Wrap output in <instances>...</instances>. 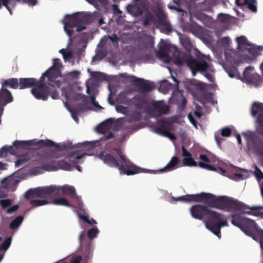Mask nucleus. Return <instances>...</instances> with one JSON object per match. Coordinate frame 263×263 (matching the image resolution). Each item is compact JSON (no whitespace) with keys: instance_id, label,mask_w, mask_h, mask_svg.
<instances>
[{"instance_id":"13d9d810","label":"nucleus","mask_w":263,"mask_h":263,"mask_svg":"<svg viewBox=\"0 0 263 263\" xmlns=\"http://www.w3.org/2000/svg\"><path fill=\"white\" fill-rule=\"evenodd\" d=\"M86 233L85 231H82L79 236V240L81 246L82 245V242L85 237Z\"/></svg>"},{"instance_id":"69168bd1","label":"nucleus","mask_w":263,"mask_h":263,"mask_svg":"<svg viewBox=\"0 0 263 263\" xmlns=\"http://www.w3.org/2000/svg\"><path fill=\"white\" fill-rule=\"evenodd\" d=\"M193 218L199 220H203L204 221V218L206 217V215H192Z\"/></svg>"},{"instance_id":"c9c22d12","label":"nucleus","mask_w":263,"mask_h":263,"mask_svg":"<svg viewBox=\"0 0 263 263\" xmlns=\"http://www.w3.org/2000/svg\"><path fill=\"white\" fill-rule=\"evenodd\" d=\"M23 217L19 215L10 223L9 228L11 230L17 229L22 223L23 220Z\"/></svg>"},{"instance_id":"e2e57ef3","label":"nucleus","mask_w":263,"mask_h":263,"mask_svg":"<svg viewBox=\"0 0 263 263\" xmlns=\"http://www.w3.org/2000/svg\"><path fill=\"white\" fill-rule=\"evenodd\" d=\"M79 211H78V214H87L82 203L79 204Z\"/></svg>"},{"instance_id":"e433bc0d","label":"nucleus","mask_w":263,"mask_h":263,"mask_svg":"<svg viewBox=\"0 0 263 263\" xmlns=\"http://www.w3.org/2000/svg\"><path fill=\"white\" fill-rule=\"evenodd\" d=\"M48 203V202L46 199L31 200L30 201V204L31 205V208L30 209L43 206Z\"/></svg>"},{"instance_id":"bb28decb","label":"nucleus","mask_w":263,"mask_h":263,"mask_svg":"<svg viewBox=\"0 0 263 263\" xmlns=\"http://www.w3.org/2000/svg\"><path fill=\"white\" fill-rule=\"evenodd\" d=\"M34 140L27 141L16 140L13 142V145L17 149H26L31 146H34Z\"/></svg>"},{"instance_id":"4be33fe9","label":"nucleus","mask_w":263,"mask_h":263,"mask_svg":"<svg viewBox=\"0 0 263 263\" xmlns=\"http://www.w3.org/2000/svg\"><path fill=\"white\" fill-rule=\"evenodd\" d=\"M56 188L57 192H53V196H59L62 194H66L72 197H74L76 195V192L74 187L72 186L68 185H64L62 186H57L54 185Z\"/></svg>"},{"instance_id":"8fccbe9b","label":"nucleus","mask_w":263,"mask_h":263,"mask_svg":"<svg viewBox=\"0 0 263 263\" xmlns=\"http://www.w3.org/2000/svg\"><path fill=\"white\" fill-rule=\"evenodd\" d=\"M79 216V218L83 220L84 222L90 224H96L97 222L95 219L93 218H91L90 220L88 218L87 216H86L85 215H78Z\"/></svg>"},{"instance_id":"774afa93","label":"nucleus","mask_w":263,"mask_h":263,"mask_svg":"<svg viewBox=\"0 0 263 263\" xmlns=\"http://www.w3.org/2000/svg\"><path fill=\"white\" fill-rule=\"evenodd\" d=\"M114 137V135L112 133L109 132L107 135H104V136L102 138V139H104V140H108L110 138H112Z\"/></svg>"},{"instance_id":"0eeeda50","label":"nucleus","mask_w":263,"mask_h":263,"mask_svg":"<svg viewBox=\"0 0 263 263\" xmlns=\"http://www.w3.org/2000/svg\"><path fill=\"white\" fill-rule=\"evenodd\" d=\"M61 64L60 62L59 59H54L53 60V65L46 70L43 76L44 78H47L48 83L50 85L53 86L54 83L55 85L58 87H60L61 85V82L60 80H58L57 79L60 77L61 75L60 71V67Z\"/></svg>"},{"instance_id":"680f3d73","label":"nucleus","mask_w":263,"mask_h":263,"mask_svg":"<svg viewBox=\"0 0 263 263\" xmlns=\"http://www.w3.org/2000/svg\"><path fill=\"white\" fill-rule=\"evenodd\" d=\"M6 147L4 146L0 149V158H2L7 155Z\"/></svg>"},{"instance_id":"4468645a","label":"nucleus","mask_w":263,"mask_h":263,"mask_svg":"<svg viewBox=\"0 0 263 263\" xmlns=\"http://www.w3.org/2000/svg\"><path fill=\"white\" fill-rule=\"evenodd\" d=\"M156 115L160 116L168 113L170 108L163 101H152L151 102L149 109Z\"/></svg>"},{"instance_id":"6ab92c4d","label":"nucleus","mask_w":263,"mask_h":263,"mask_svg":"<svg viewBox=\"0 0 263 263\" xmlns=\"http://www.w3.org/2000/svg\"><path fill=\"white\" fill-rule=\"evenodd\" d=\"M151 101L146 97L136 95L133 98V104L136 110H141L143 108L149 109Z\"/></svg>"},{"instance_id":"7ed1b4c3","label":"nucleus","mask_w":263,"mask_h":263,"mask_svg":"<svg viewBox=\"0 0 263 263\" xmlns=\"http://www.w3.org/2000/svg\"><path fill=\"white\" fill-rule=\"evenodd\" d=\"M232 223L239 228L246 235L256 240L260 239L261 248L263 250V230L256 223L255 220L243 216V215H232Z\"/></svg>"},{"instance_id":"473e14b6","label":"nucleus","mask_w":263,"mask_h":263,"mask_svg":"<svg viewBox=\"0 0 263 263\" xmlns=\"http://www.w3.org/2000/svg\"><path fill=\"white\" fill-rule=\"evenodd\" d=\"M224 69L228 74L229 76L232 78L235 77V76L238 73L237 68L233 65L225 66Z\"/></svg>"},{"instance_id":"dca6fc26","label":"nucleus","mask_w":263,"mask_h":263,"mask_svg":"<svg viewBox=\"0 0 263 263\" xmlns=\"http://www.w3.org/2000/svg\"><path fill=\"white\" fill-rule=\"evenodd\" d=\"M41 170L48 172L57 171L58 170V162L52 159H49L47 162L43 163L41 166L33 168L31 172L34 175H37L40 173Z\"/></svg>"},{"instance_id":"6e6552de","label":"nucleus","mask_w":263,"mask_h":263,"mask_svg":"<svg viewBox=\"0 0 263 263\" xmlns=\"http://www.w3.org/2000/svg\"><path fill=\"white\" fill-rule=\"evenodd\" d=\"M57 191L54 185L31 189L25 192L24 197L27 199L34 198H51L54 197L53 192H56Z\"/></svg>"},{"instance_id":"052dcab7","label":"nucleus","mask_w":263,"mask_h":263,"mask_svg":"<svg viewBox=\"0 0 263 263\" xmlns=\"http://www.w3.org/2000/svg\"><path fill=\"white\" fill-rule=\"evenodd\" d=\"M77 112H82L85 109V107L81 104H78L75 108Z\"/></svg>"},{"instance_id":"423d86ee","label":"nucleus","mask_w":263,"mask_h":263,"mask_svg":"<svg viewBox=\"0 0 263 263\" xmlns=\"http://www.w3.org/2000/svg\"><path fill=\"white\" fill-rule=\"evenodd\" d=\"M115 149L122 160L119 169L121 174L129 176L144 172L143 168L137 166L126 157L121 148Z\"/></svg>"},{"instance_id":"412c9836","label":"nucleus","mask_w":263,"mask_h":263,"mask_svg":"<svg viewBox=\"0 0 263 263\" xmlns=\"http://www.w3.org/2000/svg\"><path fill=\"white\" fill-rule=\"evenodd\" d=\"M251 113L253 117L258 115L257 122L259 126H263V103L254 102L252 105Z\"/></svg>"},{"instance_id":"9d476101","label":"nucleus","mask_w":263,"mask_h":263,"mask_svg":"<svg viewBox=\"0 0 263 263\" xmlns=\"http://www.w3.org/2000/svg\"><path fill=\"white\" fill-rule=\"evenodd\" d=\"M121 76L133 85L138 86L143 92L150 91L155 88V86L152 82L143 79L138 78L136 76L128 75L127 73H122Z\"/></svg>"},{"instance_id":"f704fd0d","label":"nucleus","mask_w":263,"mask_h":263,"mask_svg":"<svg viewBox=\"0 0 263 263\" xmlns=\"http://www.w3.org/2000/svg\"><path fill=\"white\" fill-rule=\"evenodd\" d=\"M58 169L60 168L65 171H70L73 170V166L64 160L58 161Z\"/></svg>"},{"instance_id":"0e129e2a","label":"nucleus","mask_w":263,"mask_h":263,"mask_svg":"<svg viewBox=\"0 0 263 263\" xmlns=\"http://www.w3.org/2000/svg\"><path fill=\"white\" fill-rule=\"evenodd\" d=\"M13 146H5V147H6L7 148H6V150H7V154L8 153H9L10 154H14V149L13 148Z\"/></svg>"},{"instance_id":"5fc2aeb1","label":"nucleus","mask_w":263,"mask_h":263,"mask_svg":"<svg viewBox=\"0 0 263 263\" xmlns=\"http://www.w3.org/2000/svg\"><path fill=\"white\" fill-rule=\"evenodd\" d=\"M10 3V0H0V9L2 7V5L4 6L9 11V12L11 14L12 11L10 7H9V4Z\"/></svg>"},{"instance_id":"864d4df0","label":"nucleus","mask_w":263,"mask_h":263,"mask_svg":"<svg viewBox=\"0 0 263 263\" xmlns=\"http://www.w3.org/2000/svg\"><path fill=\"white\" fill-rule=\"evenodd\" d=\"M116 110L118 112L123 114H126L127 112V108L121 105H116Z\"/></svg>"},{"instance_id":"1a4fd4ad","label":"nucleus","mask_w":263,"mask_h":263,"mask_svg":"<svg viewBox=\"0 0 263 263\" xmlns=\"http://www.w3.org/2000/svg\"><path fill=\"white\" fill-rule=\"evenodd\" d=\"M82 253L83 256L74 254L70 258V263H90L93 254L92 243L90 241L87 242L86 246L84 247Z\"/></svg>"},{"instance_id":"2eb2a0df","label":"nucleus","mask_w":263,"mask_h":263,"mask_svg":"<svg viewBox=\"0 0 263 263\" xmlns=\"http://www.w3.org/2000/svg\"><path fill=\"white\" fill-rule=\"evenodd\" d=\"M199 159L203 162H199L198 166L202 168H204L209 171H215L219 174L225 175L226 171L219 167H215L209 164L211 162L209 158L205 154H200L199 156Z\"/></svg>"},{"instance_id":"6e6d98bb","label":"nucleus","mask_w":263,"mask_h":263,"mask_svg":"<svg viewBox=\"0 0 263 263\" xmlns=\"http://www.w3.org/2000/svg\"><path fill=\"white\" fill-rule=\"evenodd\" d=\"M107 130V124L105 122L98 126V132L101 134H104Z\"/></svg>"},{"instance_id":"a211bd4d","label":"nucleus","mask_w":263,"mask_h":263,"mask_svg":"<svg viewBox=\"0 0 263 263\" xmlns=\"http://www.w3.org/2000/svg\"><path fill=\"white\" fill-rule=\"evenodd\" d=\"M13 101V97L11 92L7 89L2 87L0 89V116L4 112V107Z\"/></svg>"},{"instance_id":"5701e85b","label":"nucleus","mask_w":263,"mask_h":263,"mask_svg":"<svg viewBox=\"0 0 263 263\" xmlns=\"http://www.w3.org/2000/svg\"><path fill=\"white\" fill-rule=\"evenodd\" d=\"M181 149L182 156L184 157L182 160L184 166H197L198 165V163L193 159L192 154L187 151L184 145L181 146Z\"/></svg>"},{"instance_id":"c03bdc74","label":"nucleus","mask_w":263,"mask_h":263,"mask_svg":"<svg viewBox=\"0 0 263 263\" xmlns=\"http://www.w3.org/2000/svg\"><path fill=\"white\" fill-rule=\"evenodd\" d=\"M157 16L158 18V23L159 25H161L164 24V23L168 22L166 19V16L163 11H159Z\"/></svg>"},{"instance_id":"603ef678","label":"nucleus","mask_w":263,"mask_h":263,"mask_svg":"<svg viewBox=\"0 0 263 263\" xmlns=\"http://www.w3.org/2000/svg\"><path fill=\"white\" fill-rule=\"evenodd\" d=\"M255 2V1H252L251 2L249 1L246 5L248 6V8L253 12H255L257 11V7L255 4H254Z\"/></svg>"},{"instance_id":"f8f14e48","label":"nucleus","mask_w":263,"mask_h":263,"mask_svg":"<svg viewBox=\"0 0 263 263\" xmlns=\"http://www.w3.org/2000/svg\"><path fill=\"white\" fill-rule=\"evenodd\" d=\"M81 16L79 15V13H76L72 15H67L66 16V21L64 24V30L67 34L69 37V41H71V37L73 34V28H74L77 25L81 24Z\"/></svg>"},{"instance_id":"49530a36","label":"nucleus","mask_w":263,"mask_h":263,"mask_svg":"<svg viewBox=\"0 0 263 263\" xmlns=\"http://www.w3.org/2000/svg\"><path fill=\"white\" fill-rule=\"evenodd\" d=\"M11 243V237L7 238L0 246V250H7Z\"/></svg>"},{"instance_id":"f03ea898","label":"nucleus","mask_w":263,"mask_h":263,"mask_svg":"<svg viewBox=\"0 0 263 263\" xmlns=\"http://www.w3.org/2000/svg\"><path fill=\"white\" fill-rule=\"evenodd\" d=\"M174 59L173 62L178 66L186 64L191 69L193 76H195L197 72H205L209 68V64L203 59L199 58L196 59L190 53L180 51L175 48L173 52Z\"/></svg>"},{"instance_id":"393cba45","label":"nucleus","mask_w":263,"mask_h":263,"mask_svg":"<svg viewBox=\"0 0 263 263\" xmlns=\"http://www.w3.org/2000/svg\"><path fill=\"white\" fill-rule=\"evenodd\" d=\"M170 124L165 121H162L160 125V127L157 128V132L160 135L167 137L171 140L176 139V137L168 131V128Z\"/></svg>"},{"instance_id":"9b49d317","label":"nucleus","mask_w":263,"mask_h":263,"mask_svg":"<svg viewBox=\"0 0 263 263\" xmlns=\"http://www.w3.org/2000/svg\"><path fill=\"white\" fill-rule=\"evenodd\" d=\"M117 148L116 149H117ZM114 148V150L116 152L108 153L105 151L102 152L99 154V158L103 161V162L110 167H116L119 169L121 166V159L118 155L117 151Z\"/></svg>"},{"instance_id":"3c124183","label":"nucleus","mask_w":263,"mask_h":263,"mask_svg":"<svg viewBox=\"0 0 263 263\" xmlns=\"http://www.w3.org/2000/svg\"><path fill=\"white\" fill-rule=\"evenodd\" d=\"M232 130L229 127H225L221 129V135L223 137H229L231 135Z\"/></svg>"},{"instance_id":"4c0bfd02","label":"nucleus","mask_w":263,"mask_h":263,"mask_svg":"<svg viewBox=\"0 0 263 263\" xmlns=\"http://www.w3.org/2000/svg\"><path fill=\"white\" fill-rule=\"evenodd\" d=\"M29 160V158L28 155H20L15 162V166L17 167H20V166L28 162Z\"/></svg>"},{"instance_id":"de8ad7c7","label":"nucleus","mask_w":263,"mask_h":263,"mask_svg":"<svg viewBox=\"0 0 263 263\" xmlns=\"http://www.w3.org/2000/svg\"><path fill=\"white\" fill-rule=\"evenodd\" d=\"M217 19L219 22L223 23H228L230 20L229 15L220 13L218 15Z\"/></svg>"},{"instance_id":"09e8293b","label":"nucleus","mask_w":263,"mask_h":263,"mask_svg":"<svg viewBox=\"0 0 263 263\" xmlns=\"http://www.w3.org/2000/svg\"><path fill=\"white\" fill-rule=\"evenodd\" d=\"M255 152L257 155H263V142H260L255 145Z\"/></svg>"},{"instance_id":"cd10ccee","label":"nucleus","mask_w":263,"mask_h":263,"mask_svg":"<svg viewBox=\"0 0 263 263\" xmlns=\"http://www.w3.org/2000/svg\"><path fill=\"white\" fill-rule=\"evenodd\" d=\"M179 160L176 156H173L167 165L161 170V172H169L176 169L177 164L179 163Z\"/></svg>"},{"instance_id":"bf43d9fd","label":"nucleus","mask_w":263,"mask_h":263,"mask_svg":"<svg viewBox=\"0 0 263 263\" xmlns=\"http://www.w3.org/2000/svg\"><path fill=\"white\" fill-rule=\"evenodd\" d=\"M249 0H236V4L237 6H242L246 5Z\"/></svg>"},{"instance_id":"c85d7f7f","label":"nucleus","mask_w":263,"mask_h":263,"mask_svg":"<svg viewBox=\"0 0 263 263\" xmlns=\"http://www.w3.org/2000/svg\"><path fill=\"white\" fill-rule=\"evenodd\" d=\"M157 55L160 58H165L166 63L170 62L171 58L168 55V46L166 44H163L160 45L159 50L157 52Z\"/></svg>"},{"instance_id":"79ce46f5","label":"nucleus","mask_w":263,"mask_h":263,"mask_svg":"<svg viewBox=\"0 0 263 263\" xmlns=\"http://www.w3.org/2000/svg\"><path fill=\"white\" fill-rule=\"evenodd\" d=\"M53 204L58 205H64L66 206H70V203L68 200L64 198H60L54 199L53 201Z\"/></svg>"},{"instance_id":"37998d69","label":"nucleus","mask_w":263,"mask_h":263,"mask_svg":"<svg viewBox=\"0 0 263 263\" xmlns=\"http://www.w3.org/2000/svg\"><path fill=\"white\" fill-rule=\"evenodd\" d=\"M155 20L154 16L151 13L148 12L144 18L143 25L147 26L151 22H154Z\"/></svg>"},{"instance_id":"c756f323","label":"nucleus","mask_w":263,"mask_h":263,"mask_svg":"<svg viewBox=\"0 0 263 263\" xmlns=\"http://www.w3.org/2000/svg\"><path fill=\"white\" fill-rule=\"evenodd\" d=\"M236 40L238 43V48L240 49L241 48H245L246 49H251L252 44L249 43L247 39L245 36H240L236 38Z\"/></svg>"},{"instance_id":"ddd939ff","label":"nucleus","mask_w":263,"mask_h":263,"mask_svg":"<svg viewBox=\"0 0 263 263\" xmlns=\"http://www.w3.org/2000/svg\"><path fill=\"white\" fill-rule=\"evenodd\" d=\"M147 4V0H135L133 4L127 6V10L130 14L139 16L146 10Z\"/></svg>"},{"instance_id":"7c9ffc66","label":"nucleus","mask_w":263,"mask_h":263,"mask_svg":"<svg viewBox=\"0 0 263 263\" xmlns=\"http://www.w3.org/2000/svg\"><path fill=\"white\" fill-rule=\"evenodd\" d=\"M142 114L140 111H133L127 117V121L129 123H132L137 122L141 120Z\"/></svg>"},{"instance_id":"f3484780","label":"nucleus","mask_w":263,"mask_h":263,"mask_svg":"<svg viewBox=\"0 0 263 263\" xmlns=\"http://www.w3.org/2000/svg\"><path fill=\"white\" fill-rule=\"evenodd\" d=\"M251 67L246 68L243 72V78L247 83L253 84L255 86L257 87L261 84L262 80L259 74L256 73H252L248 71V70L251 69Z\"/></svg>"},{"instance_id":"aec40b11","label":"nucleus","mask_w":263,"mask_h":263,"mask_svg":"<svg viewBox=\"0 0 263 263\" xmlns=\"http://www.w3.org/2000/svg\"><path fill=\"white\" fill-rule=\"evenodd\" d=\"M34 146L39 145L42 147H55L56 148L64 151L68 148L70 147V145H67L65 144L60 145L59 144L56 143L53 141L48 139L45 140H36L34 139Z\"/></svg>"},{"instance_id":"a18cd8bd","label":"nucleus","mask_w":263,"mask_h":263,"mask_svg":"<svg viewBox=\"0 0 263 263\" xmlns=\"http://www.w3.org/2000/svg\"><path fill=\"white\" fill-rule=\"evenodd\" d=\"M161 26H162L161 30L162 32L168 34L172 32V26L168 22L164 23V24L161 25Z\"/></svg>"},{"instance_id":"a19ab883","label":"nucleus","mask_w":263,"mask_h":263,"mask_svg":"<svg viewBox=\"0 0 263 263\" xmlns=\"http://www.w3.org/2000/svg\"><path fill=\"white\" fill-rule=\"evenodd\" d=\"M99 233V230L97 228L90 229L88 230L87 235L90 240H92L97 237Z\"/></svg>"},{"instance_id":"ea45409f","label":"nucleus","mask_w":263,"mask_h":263,"mask_svg":"<svg viewBox=\"0 0 263 263\" xmlns=\"http://www.w3.org/2000/svg\"><path fill=\"white\" fill-rule=\"evenodd\" d=\"M74 147L78 148L83 147L87 149H91L95 147V143L86 141L82 143H78Z\"/></svg>"},{"instance_id":"4d7b16f0","label":"nucleus","mask_w":263,"mask_h":263,"mask_svg":"<svg viewBox=\"0 0 263 263\" xmlns=\"http://www.w3.org/2000/svg\"><path fill=\"white\" fill-rule=\"evenodd\" d=\"M254 173L256 177L258 180H263V173L259 168H258L257 167H256L255 168Z\"/></svg>"},{"instance_id":"20e7f679","label":"nucleus","mask_w":263,"mask_h":263,"mask_svg":"<svg viewBox=\"0 0 263 263\" xmlns=\"http://www.w3.org/2000/svg\"><path fill=\"white\" fill-rule=\"evenodd\" d=\"M32 87L31 93L36 99L43 101L47 100L49 91L48 86L45 84L44 76L42 75L39 80L32 78L19 79V89Z\"/></svg>"},{"instance_id":"58836bf2","label":"nucleus","mask_w":263,"mask_h":263,"mask_svg":"<svg viewBox=\"0 0 263 263\" xmlns=\"http://www.w3.org/2000/svg\"><path fill=\"white\" fill-rule=\"evenodd\" d=\"M54 84L53 86L50 85L48 83L47 84L51 87V88H49L48 86L49 89V94L48 96L50 95V97L53 99H58L59 98V92L58 91L55 89V87L58 88L55 84L54 83H53Z\"/></svg>"},{"instance_id":"72a5a7b5","label":"nucleus","mask_w":263,"mask_h":263,"mask_svg":"<svg viewBox=\"0 0 263 263\" xmlns=\"http://www.w3.org/2000/svg\"><path fill=\"white\" fill-rule=\"evenodd\" d=\"M85 155H86V153L81 154L78 151L72 152L69 155V157L71 159L69 161L73 164H77L78 162V160Z\"/></svg>"},{"instance_id":"f257e3e1","label":"nucleus","mask_w":263,"mask_h":263,"mask_svg":"<svg viewBox=\"0 0 263 263\" xmlns=\"http://www.w3.org/2000/svg\"><path fill=\"white\" fill-rule=\"evenodd\" d=\"M175 201L184 202H203L205 205L195 204L191 208V214H219L212 211V208L223 210L227 212L238 214H263L262 206H250L243 202L226 196L217 197L215 195L202 192L197 194H189L177 198L172 197Z\"/></svg>"},{"instance_id":"b1692460","label":"nucleus","mask_w":263,"mask_h":263,"mask_svg":"<svg viewBox=\"0 0 263 263\" xmlns=\"http://www.w3.org/2000/svg\"><path fill=\"white\" fill-rule=\"evenodd\" d=\"M13 200L9 199L0 200V205L2 209L8 214H12L16 212L19 208L18 204L12 205Z\"/></svg>"},{"instance_id":"39448f33","label":"nucleus","mask_w":263,"mask_h":263,"mask_svg":"<svg viewBox=\"0 0 263 263\" xmlns=\"http://www.w3.org/2000/svg\"><path fill=\"white\" fill-rule=\"evenodd\" d=\"M204 223L207 229L218 238L221 237L220 229L228 226L227 220L221 217V215H206Z\"/></svg>"},{"instance_id":"338daca9","label":"nucleus","mask_w":263,"mask_h":263,"mask_svg":"<svg viewBox=\"0 0 263 263\" xmlns=\"http://www.w3.org/2000/svg\"><path fill=\"white\" fill-rule=\"evenodd\" d=\"M108 38L113 42H117L119 40L118 36L115 33L111 35H108Z\"/></svg>"},{"instance_id":"a878e982","label":"nucleus","mask_w":263,"mask_h":263,"mask_svg":"<svg viewBox=\"0 0 263 263\" xmlns=\"http://www.w3.org/2000/svg\"><path fill=\"white\" fill-rule=\"evenodd\" d=\"M2 87L7 89L10 88L16 89L18 88V80L17 78H10L4 81L1 83Z\"/></svg>"},{"instance_id":"2f4dec72","label":"nucleus","mask_w":263,"mask_h":263,"mask_svg":"<svg viewBox=\"0 0 263 263\" xmlns=\"http://www.w3.org/2000/svg\"><path fill=\"white\" fill-rule=\"evenodd\" d=\"M79 15L81 16V24H90L94 21V16L91 13H85L83 12H78Z\"/></svg>"}]
</instances>
